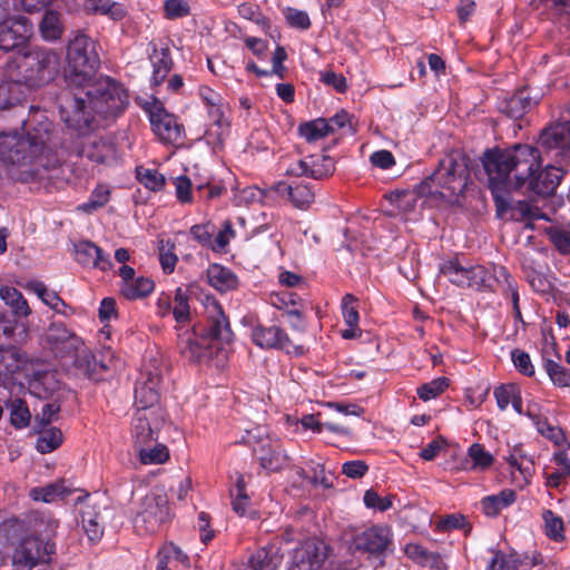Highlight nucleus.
Listing matches in <instances>:
<instances>
[{"label": "nucleus", "instance_id": "f257e3e1", "mask_svg": "<svg viewBox=\"0 0 570 570\" xmlns=\"http://www.w3.org/2000/svg\"><path fill=\"white\" fill-rule=\"evenodd\" d=\"M481 160L489 188L499 208L505 203L502 191L519 189L525 185L537 195H553L564 174L560 167L548 165L535 175L541 167V155L538 148L530 145L487 149Z\"/></svg>", "mask_w": 570, "mask_h": 570}, {"label": "nucleus", "instance_id": "f03ea898", "mask_svg": "<svg viewBox=\"0 0 570 570\" xmlns=\"http://www.w3.org/2000/svg\"><path fill=\"white\" fill-rule=\"evenodd\" d=\"M129 105V95L124 86L108 77L92 78L81 88L66 91L60 97V117L70 128L88 129L95 115L117 117Z\"/></svg>", "mask_w": 570, "mask_h": 570}, {"label": "nucleus", "instance_id": "7ed1b4c3", "mask_svg": "<svg viewBox=\"0 0 570 570\" xmlns=\"http://www.w3.org/2000/svg\"><path fill=\"white\" fill-rule=\"evenodd\" d=\"M26 134H0V158L3 163L28 167L23 175L41 177L40 169L55 168L59 164L56 150L60 144L52 122L42 114Z\"/></svg>", "mask_w": 570, "mask_h": 570}, {"label": "nucleus", "instance_id": "20e7f679", "mask_svg": "<svg viewBox=\"0 0 570 570\" xmlns=\"http://www.w3.org/2000/svg\"><path fill=\"white\" fill-rule=\"evenodd\" d=\"M470 180L469 157L460 150L451 151L438 168L419 185L421 195L439 196L454 204L463 195Z\"/></svg>", "mask_w": 570, "mask_h": 570}, {"label": "nucleus", "instance_id": "39448f33", "mask_svg": "<svg viewBox=\"0 0 570 570\" xmlns=\"http://www.w3.org/2000/svg\"><path fill=\"white\" fill-rule=\"evenodd\" d=\"M98 43L85 33H78L67 47V68L65 73L68 91L81 88L95 78L100 66Z\"/></svg>", "mask_w": 570, "mask_h": 570}, {"label": "nucleus", "instance_id": "423d86ee", "mask_svg": "<svg viewBox=\"0 0 570 570\" xmlns=\"http://www.w3.org/2000/svg\"><path fill=\"white\" fill-rule=\"evenodd\" d=\"M17 75L12 77L14 83L28 87H40L50 82L60 69L59 55L48 48H29L17 62Z\"/></svg>", "mask_w": 570, "mask_h": 570}, {"label": "nucleus", "instance_id": "0eeeda50", "mask_svg": "<svg viewBox=\"0 0 570 570\" xmlns=\"http://www.w3.org/2000/svg\"><path fill=\"white\" fill-rule=\"evenodd\" d=\"M170 518L168 498L163 489L147 493L136 511L134 527L140 534L155 533Z\"/></svg>", "mask_w": 570, "mask_h": 570}, {"label": "nucleus", "instance_id": "6e6552de", "mask_svg": "<svg viewBox=\"0 0 570 570\" xmlns=\"http://www.w3.org/2000/svg\"><path fill=\"white\" fill-rule=\"evenodd\" d=\"M56 548L53 543L33 535L22 538L12 554L16 570H33L39 564L51 563Z\"/></svg>", "mask_w": 570, "mask_h": 570}, {"label": "nucleus", "instance_id": "1a4fd4ad", "mask_svg": "<svg viewBox=\"0 0 570 570\" xmlns=\"http://www.w3.org/2000/svg\"><path fill=\"white\" fill-rule=\"evenodd\" d=\"M166 417L167 414L163 407L137 409L130 429L134 445L156 442Z\"/></svg>", "mask_w": 570, "mask_h": 570}, {"label": "nucleus", "instance_id": "9d476101", "mask_svg": "<svg viewBox=\"0 0 570 570\" xmlns=\"http://www.w3.org/2000/svg\"><path fill=\"white\" fill-rule=\"evenodd\" d=\"M160 382V370L156 365H145L135 389L137 409L161 407L159 405Z\"/></svg>", "mask_w": 570, "mask_h": 570}, {"label": "nucleus", "instance_id": "9b49d317", "mask_svg": "<svg viewBox=\"0 0 570 570\" xmlns=\"http://www.w3.org/2000/svg\"><path fill=\"white\" fill-rule=\"evenodd\" d=\"M326 558V544L317 539H307L294 550L288 570H322Z\"/></svg>", "mask_w": 570, "mask_h": 570}, {"label": "nucleus", "instance_id": "f8f14e48", "mask_svg": "<svg viewBox=\"0 0 570 570\" xmlns=\"http://www.w3.org/2000/svg\"><path fill=\"white\" fill-rule=\"evenodd\" d=\"M149 119L153 126L154 132L167 144H183L185 138L184 126L178 122L177 118L167 112L164 107L156 104L149 110Z\"/></svg>", "mask_w": 570, "mask_h": 570}, {"label": "nucleus", "instance_id": "ddd939ff", "mask_svg": "<svg viewBox=\"0 0 570 570\" xmlns=\"http://www.w3.org/2000/svg\"><path fill=\"white\" fill-rule=\"evenodd\" d=\"M32 27L24 17H10L0 22V51L7 53L22 46L30 37Z\"/></svg>", "mask_w": 570, "mask_h": 570}, {"label": "nucleus", "instance_id": "4468645a", "mask_svg": "<svg viewBox=\"0 0 570 570\" xmlns=\"http://www.w3.org/2000/svg\"><path fill=\"white\" fill-rule=\"evenodd\" d=\"M252 338L261 347L279 348L295 355L304 353L303 345L295 344L278 326H256L252 332Z\"/></svg>", "mask_w": 570, "mask_h": 570}, {"label": "nucleus", "instance_id": "2eb2a0df", "mask_svg": "<svg viewBox=\"0 0 570 570\" xmlns=\"http://www.w3.org/2000/svg\"><path fill=\"white\" fill-rule=\"evenodd\" d=\"M66 356L73 357L75 368L79 372V374L89 379L95 377L99 370L111 368L114 362L116 361V356L110 348H107L102 353L101 360L97 361L91 352L85 346L83 342L79 350H73L71 354H66Z\"/></svg>", "mask_w": 570, "mask_h": 570}, {"label": "nucleus", "instance_id": "dca6fc26", "mask_svg": "<svg viewBox=\"0 0 570 570\" xmlns=\"http://www.w3.org/2000/svg\"><path fill=\"white\" fill-rule=\"evenodd\" d=\"M353 541L357 550L371 554H382L392 544V532L386 525H372L355 534Z\"/></svg>", "mask_w": 570, "mask_h": 570}, {"label": "nucleus", "instance_id": "f3484780", "mask_svg": "<svg viewBox=\"0 0 570 570\" xmlns=\"http://www.w3.org/2000/svg\"><path fill=\"white\" fill-rule=\"evenodd\" d=\"M46 337L51 351L60 357L82 346V340L60 322L49 325Z\"/></svg>", "mask_w": 570, "mask_h": 570}, {"label": "nucleus", "instance_id": "a211bd4d", "mask_svg": "<svg viewBox=\"0 0 570 570\" xmlns=\"http://www.w3.org/2000/svg\"><path fill=\"white\" fill-rule=\"evenodd\" d=\"M539 144L548 150H557V155L570 156V120L551 124L540 135Z\"/></svg>", "mask_w": 570, "mask_h": 570}, {"label": "nucleus", "instance_id": "6ab92c4d", "mask_svg": "<svg viewBox=\"0 0 570 570\" xmlns=\"http://www.w3.org/2000/svg\"><path fill=\"white\" fill-rule=\"evenodd\" d=\"M207 313L208 324L206 327V337L210 340L213 344H230L234 340V333L222 306L216 301H213L207 306Z\"/></svg>", "mask_w": 570, "mask_h": 570}, {"label": "nucleus", "instance_id": "aec40b11", "mask_svg": "<svg viewBox=\"0 0 570 570\" xmlns=\"http://www.w3.org/2000/svg\"><path fill=\"white\" fill-rule=\"evenodd\" d=\"M335 170L334 161L330 156H308L298 160L286 169L291 176H306L314 179H323L331 176Z\"/></svg>", "mask_w": 570, "mask_h": 570}, {"label": "nucleus", "instance_id": "412c9836", "mask_svg": "<svg viewBox=\"0 0 570 570\" xmlns=\"http://www.w3.org/2000/svg\"><path fill=\"white\" fill-rule=\"evenodd\" d=\"M111 511L99 503H87L81 510L82 528L90 541H98L104 534V527Z\"/></svg>", "mask_w": 570, "mask_h": 570}, {"label": "nucleus", "instance_id": "4be33fe9", "mask_svg": "<svg viewBox=\"0 0 570 570\" xmlns=\"http://www.w3.org/2000/svg\"><path fill=\"white\" fill-rule=\"evenodd\" d=\"M279 197L287 198L294 207L299 209L307 208L314 202V191L312 187L303 181L287 183L278 181L269 187Z\"/></svg>", "mask_w": 570, "mask_h": 570}, {"label": "nucleus", "instance_id": "5701e85b", "mask_svg": "<svg viewBox=\"0 0 570 570\" xmlns=\"http://www.w3.org/2000/svg\"><path fill=\"white\" fill-rule=\"evenodd\" d=\"M76 261L87 267H97L101 271H108L112 263L104 250L90 240H81L75 245Z\"/></svg>", "mask_w": 570, "mask_h": 570}, {"label": "nucleus", "instance_id": "b1692460", "mask_svg": "<svg viewBox=\"0 0 570 570\" xmlns=\"http://www.w3.org/2000/svg\"><path fill=\"white\" fill-rule=\"evenodd\" d=\"M86 157L97 164L114 166L118 164L120 154L111 138L92 140L85 149Z\"/></svg>", "mask_w": 570, "mask_h": 570}, {"label": "nucleus", "instance_id": "393cba45", "mask_svg": "<svg viewBox=\"0 0 570 570\" xmlns=\"http://www.w3.org/2000/svg\"><path fill=\"white\" fill-rule=\"evenodd\" d=\"M180 353L189 361L202 362L213 354L214 344L206 336L186 333L179 340Z\"/></svg>", "mask_w": 570, "mask_h": 570}, {"label": "nucleus", "instance_id": "a878e982", "mask_svg": "<svg viewBox=\"0 0 570 570\" xmlns=\"http://www.w3.org/2000/svg\"><path fill=\"white\" fill-rule=\"evenodd\" d=\"M207 279L214 288L222 293L235 289L238 285L237 276L229 268L219 264L209 265Z\"/></svg>", "mask_w": 570, "mask_h": 570}, {"label": "nucleus", "instance_id": "bb28decb", "mask_svg": "<svg viewBox=\"0 0 570 570\" xmlns=\"http://www.w3.org/2000/svg\"><path fill=\"white\" fill-rule=\"evenodd\" d=\"M261 466L269 472H277L286 464V455L274 448L269 441L263 442L259 448H254Z\"/></svg>", "mask_w": 570, "mask_h": 570}, {"label": "nucleus", "instance_id": "cd10ccee", "mask_svg": "<svg viewBox=\"0 0 570 570\" xmlns=\"http://www.w3.org/2000/svg\"><path fill=\"white\" fill-rule=\"evenodd\" d=\"M157 570H178L188 566V557L174 543L165 544L157 556Z\"/></svg>", "mask_w": 570, "mask_h": 570}, {"label": "nucleus", "instance_id": "c85d7f7f", "mask_svg": "<svg viewBox=\"0 0 570 570\" xmlns=\"http://www.w3.org/2000/svg\"><path fill=\"white\" fill-rule=\"evenodd\" d=\"M83 10L88 14H100L111 20H120L126 16L125 7L112 0H85Z\"/></svg>", "mask_w": 570, "mask_h": 570}, {"label": "nucleus", "instance_id": "c756f323", "mask_svg": "<svg viewBox=\"0 0 570 570\" xmlns=\"http://www.w3.org/2000/svg\"><path fill=\"white\" fill-rule=\"evenodd\" d=\"M553 462L558 468L546 475V485L549 488H558L570 475V449L556 452Z\"/></svg>", "mask_w": 570, "mask_h": 570}, {"label": "nucleus", "instance_id": "7c9ffc66", "mask_svg": "<svg viewBox=\"0 0 570 570\" xmlns=\"http://www.w3.org/2000/svg\"><path fill=\"white\" fill-rule=\"evenodd\" d=\"M271 304L284 309L289 317H295L301 323L302 299L291 291H283L271 295Z\"/></svg>", "mask_w": 570, "mask_h": 570}, {"label": "nucleus", "instance_id": "2f4dec72", "mask_svg": "<svg viewBox=\"0 0 570 570\" xmlns=\"http://www.w3.org/2000/svg\"><path fill=\"white\" fill-rule=\"evenodd\" d=\"M517 499V494L511 489H505L498 494L489 495L482 499L483 512L489 517H495L499 512L511 505Z\"/></svg>", "mask_w": 570, "mask_h": 570}, {"label": "nucleus", "instance_id": "473e14b6", "mask_svg": "<svg viewBox=\"0 0 570 570\" xmlns=\"http://www.w3.org/2000/svg\"><path fill=\"white\" fill-rule=\"evenodd\" d=\"M134 446L138 451L139 461L142 464H161L169 459L167 446L157 441Z\"/></svg>", "mask_w": 570, "mask_h": 570}, {"label": "nucleus", "instance_id": "72a5a7b5", "mask_svg": "<svg viewBox=\"0 0 570 570\" xmlns=\"http://www.w3.org/2000/svg\"><path fill=\"white\" fill-rule=\"evenodd\" d=\"M150 61L153 63V83L155 86H159L163 83L168 72L173 67V60L170 57V51L168 48H163L161 50H155L150 57Z\"/></svg>", "mask_w": 570, "mask_h": 570}, {"label": "nucleus", "instance_id": "f704fd0d", "mask_svg": "<svg viewBox=\"0 0 570 570\" xmlns=\"http://www.w3.org/2000/svg\"><path fill=\"white\" fill-rule=\"evenodd\" d=\"M0 297L12 308L13 316L27 317L31 309L22 294L14 287L3 286L0 288Z\"/></svg>", "mask_w": 570, "mask_h": 570}, {"label": "nucleus", "instance_id": "c9c22d12", "mask_svg": "<svg viewBox=\"0 0 570 570\" xmlns=\"http://www.w3.org/2000/svg\"><path fill=\"white\" fill-rule=\"evenodd\" d=\"M549 351L543 350V367L552 381V383L559 387L570 386V370L562 366L558 361L547 357Z\"/></svg>", "mask_w": 570, "mask_h": 570}, {"label": "nucleus", "instance_id": "e433bc0d", "mask_svg": "<svg viewBox=\"0 0 570 570\" xmlns=\"http://www.w3.org/2000/svg\"><path fill=\"white\" fill-rule=\"evenodd\" d=\"M27 288L37 294V296L52 309L58 313H63V308L67 307V304L60 298V296L45 285V283L40 281H31L27 284Z\"/></svg>", "mask_w": 570, "mask_h": 570}, {"label": "nucleus", "instance_id": "4c0bfd02", "mask_svg": "<svg viewBox=\"0 0 570 570\" xmlns=\"http://www.w3.org/2000/svg\"><path fill=\"white\" fill-rule=\"evenodd\" d=\"M39 29L43 39L49 41L59 39L63 32L60 13L53 10H47L40 21Z\"/></svg>", "mask_w": 570, "mask_h": 570}, {"label": "nucleus", "instance_id": "58836bf2", "mask_svg": "<svg viewBox=\"0 0 570 570\" xmlns=\"http://www.w3.org/2000/svg\"><path fill=\"white\" fill-rule=\"evenodd\" d=\"M155 284L148 277H135L128 283H122L120 292L127 299H138L149 295Z\"/></svg>", "mask_w": 570, "mask_h": 570}, {"label": "nucleus", "instance_id": "ea45409f", "mask_svg": "<svg viewBox=\"0 0 570 570\" xmlns=\"http://www.w3.org/2000/svg\"><path fill=\"white\" fill-rule=\"evenodd\" d=\"M63 436L58 428L45 426L39 431L36 448L40 453H50L59 448Z\"/></svg>", "mask_w": 570, "mask_h": 570}, {"label": "nucleus", "instance_id": "a19ab883", "mask_svg": "<svg viewBox=\"0 0 570 570\" xmlns=\"http://www.w3.org/2000/svg\"><path fill=\"white\" fill-rule=\"evenodd\" d=\"M441 273L456 286L468 287L469 267L462 265L458 258L445 262L441 266Z\"/></svg>", "mask_w": 570, "mask_h": 570}, {"label": "nucleus", "instance_id": "79ce46f5", "mask_svg": "<svg viewBox=\"0 0 570 570\" xmlns=\"http://www.w3.org/2000/svg\"><path fill=\"white\" fill-rule=\"evenodd\" d=\"M70 491L63 485V482H55L45 487H37L30 490V497L35 501L53 502L58 498H65Z\"/></svg>", "mask_w": 570, "mask_h": 570}, {"label": "nucleus", "instance_id": "37998d69", "mask_svg": "<svg viewBox=\"0 0 570 570\" xmlns=\"http://www.w3.org/2000/svg\"><path fill=\"white\" fill-rule=\"evenodd\" d=\"M419 196L423 197L424 195L419 193L417 186L415 190L391 193L387 199L399 213H407L414 209Z\"/></svg>", "mask_w": 570, "mask_h": 570}, {"label": "nucleus", "instance_id": "c03bdc74", "mask_svg": "<svg viewBox=\"0 0 570 570\" xmlns=\"http://www.w3.org/2000/svg\"><path fill=\"white\" fill-rule=\"evenodd\" d=\"M232 507L238 515H244L247 508L249 507L250 499L246 493V485L244 476L240 473H236L235 487L230 490Z\"/></svg>", "mask_w": 570, "mask_h": 570}, {"label": "nucleus", "instance_id": "a18cd8bd", "mask_svg": "<svg viewBox=\"0 0 570 570\" xmlns=\"http://www.w3.org/2000/svg\"><path fill=\"white\" fill-rule=\"evenodd\" d=\"M529 107V97L524 95V91H520L502 102L501 111L510 118L519 119L524 115Z\"/></svg>", "mask_w": 570, "mask_h": 570}, {"label": "nucleus", "instance_id": "49530a36", "mask_svg": "<svg viewBox=\"0 0 570 570\" xmlns=\"http://www.w3.org/2000/svg\"><path fill=\"white\" fill-rule=\"evenodd\" d=\"M298 132L308 142L316 141L330 134V125L326 119L317 118L298 127Z\"/></svg>", "mask_w": 570, "mask_h": 570}, {"label": "nucleus", "instance_id": "de8ad7c7", "mask_svg": "<svg viewBox=\"0 0 570 570\" xmlns=\"http://www.w3.org/2000/svg\"><path fill=\"white\" fill-rule=\"evenodd\" d=\"M10 422L17 429L28 426L30 423V412L26 402L21 399H14L9 403Z\"/></svg>", "mask_w": 570, "mask_h": 570}, {"label": "nucleus", "instance_id": "09e8293b", "mask_svg": "<svg viewBox=\"0 0 570 570\" xmlns=\"http://www.w3.org/2000/svg\"><path fill=\"white\" fill-rule=\"evenodd\" d=\"M542 518L544 521L546 534L557 542L562 541L564 539V527L562 519L554 514L551 510H544Z\"/></svg>", "mask_w": 570, "mask_h": 570}, {"label": "nucleus", "instance_id": "8fccbe9b", "mask_svg": "<svg viewBox=\"0 0 570 570\" xmlns=\"http://www.w3.org/2000/svg\"><path fill=\"white\" fill-rule=\"evenodd\" d=\"M508 190H504L501 193L502 197L504 198L505 203L503 204L502 208H498L499 212L507 210L509 207L511 209V216L515 220H523L528 218H535L537 217V208L532 207L528 202L525 200H519L513 205H509L505 193ZM497 207H499L497 205Z\"/></svg>", "mask_w": 570, "mask_h": 570}, {"label": "nucleus", "instance_id": "3c124183", "mask_svg": "<svg viewBox=\"0 0 570 570\" xmlns=\"http://www.w3.org/2000/svg\"><path fill=\"white\" fill-rule=\"evenodd\" d=\"M20 524L17 522H4L0 524V566L6 561L9 547L17 537Z\"/></svg>", "mask_w": 570, "mask_h": 570}, {"label": "nucleus", "instance_id": "603ef678", "mask_svg": "<svg viewBox=\"0 0 570 570\" xmlns=\"http://www.w3.org/2000/svg\"><path fill=\"white\" fill-rule=\"evenodd\" d=\"M548 236L557 250L562 255H570V226L552 227Z\"/></svg>", "mask_w": 570, "mask_h": 570}, {"label": "nucleus", "instance_id": "864d4df0", "mask_svg": "<svg viewBox=\"0 0 570 570\" xmlns=\"http://www.w3.org/2000/svg\"><path fill=\"white\" fill-rule=\"evenodd\" d=\"M110 196V190L106 185H98L91 193L88 202L83 203L79 208L86 213H91L104 207Z\"/></svg>", "mask_w": 570, "mask_h": 570}, {"label": "nucleus", "instance_id": "5fc2aeb1", "mask_svg": "<svg viewBox=\"0 0 570 570\" xmlns=\"http://www.w3.org/2000/svg\"><path fill=\"white\" fill-rule=\"evenodd\" d=\"M189 296L186 291L181 287H178L175 293L173 307V315L176 322L185 323L189 320L190 308H189Z\"/></svg>", "mask_w": 570, "mask_h": 570}, {"label": "nucleus", "instance_id": "6e6d98bb", "mask_svg": "<svg viewBox=\"0 0 570 570\" xmlns=\"http://www.w3.org/2000/svg\"><path fill=\"white\" fill-rule=\"evenodd\" d=\"M449 386L446 377H438L417 387V396L423 401H430L442 394Z\"/></svg>", "mask_w": 570, "mask_h": 570}, {"label": "nucleus", "instance_id": "4d7b16f0", "mask_svg": "<svg viewBox=\"0 0 570 570\" xmlns=\"http://www.w3.org/2000/svg\"><path fill=\"white\" fill-rule=\"evenodd\" d=\"M215 226L212 223L197 224L190 227L191 237L203 247L212 248L215 250L213 244V235Z\"/></svg>", "mask_w": 570, "mask_h": 570}, {"label": "nucleus", "instance_id": "13d9d810", "mask_svg": "<svg viewBox=\"0 0 570 570\" xmlns=\"http://www.w3.org/2000/svg\"><path fill=\"white\" fill-rule=\"evenodd\" d=\"M137 178L150 190H159L165 185V177L156 169L138 168Z\"/></svg>", "mask_w": 570, "mask_h": 570}, {"label": "nucleus", "instance_id": "bf43d9fd", "mask_svg": "<svg viewBox=\"0 0 570 570\" xmlns=\"http://www.w3.org/2000/svg\"><path fill=\"white\" fill-rule=\"evenodd\" d=\"M20 367L17 352L11 347L2 345L0 350V376L14 373Z\"/></svg>", "mask_w": 570, "mask_h": 570}, {"label": "nucleus", "instance_id": "052dcab7", "mask_svg": "<svg viewBox=\"0 0 570 570\" xmlns=\"http://www.w3.org/2000/svg\"><path fill=\"white\" fill-rule=\"evenodd\" d=\"M468 454L473 462L474 469H487L493 462V456L491 453L485 451L483 445L479 443H473L469 448Z\"/></svg>", "mask_w": 570, "mask_h": 570}, {"label": "nucleus", "instance_id": "680f3d73", "mask_svg": "<svg viewBox=\"0 0 570 570\" xmlns=\"http://www.w3.org/2000/svg\"><path fill=\"white\" fill-rule=\"evenodd\" d=\"M468 287L493 288V284L490 282L489 272L483 266H469V284Z\"/></svg>", "mask_w": 570, "mask_h": 570}, {"label": "nucleus", "instance_id": "e2e57ef3", "mask_svg": "<svg viewBox=\"0 0 570 570\" xmlns=\"http://www.w3.org/2000/svg\"><path fill=\"white\" fill-rule=\"evenodd\" d=\"M17 327L14 316L0 307V343L9 344Z\"/></svg>", "mask_w": 570, "mask_h": 570}, {"label": "nucleus", "instance_id": "0e129e2a", "mask_svg": "<svg viewBox=\"0 0 570 570\" xmlns=\"http://www.w3.org/2000/svg\"><path fill=\"white\" fill-rule=\"evenodd\" d=\"M245 570H276V564L268 552L265 549H261L250 557Z\"/></svg>", "mask_w": 570, "mask_h": 570}, {"label": "nucleus", "instance_id": "69168bd1", "mask_svg": "<svg viewBox=\"0 0 570 570\" xmlns=\"http://www.w3.org/2000/svg\"><path fill=\"white\" fill-rule=\"evenodd\" d=\"M356 298L352 294H345L342 299V312L345 323L350 327H355L358 323V312L356 308Z\"/></svg>", "mask_w": 570, "mask_h": 570}, {"label": "nucleus", "instance_id": "338daca9", "mask_svg": "<svg viewBox=\"0 0 570 570\" xmlns=\"http://www.w3.org/2000/svg\"><path fill=\"white\" fill-rule=\"evenodd\" d=\"M511 358L520 373L527 376H532L534 374V366L527 352L515 348L511 352Z\"/></svg>", "mask_w": 570, "mask_h": 570}, {"label": "nucleus", "instance_id": "774afa93", "mask_svg": "<svg viewBox=\"0 0 570 570\" xmlns=\"http://www.w3.org/2000/svg\"><path fill=\"white\" fill-rule=\"evenodd\" d=\"M164 10L166 18L178 19L188 16L190 7L186 0H166Z\"/></svg>", "mask_w": 570, "mask_h": 570}]
</instances>
